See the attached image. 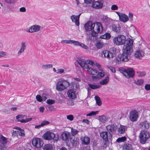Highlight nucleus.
Masks as SVG:
<instances>
[{
	"label": "nucleus",
	"instance_id": "45",
	"mask_svg": "<svg viewBox=\"0 0 150 150\" xmlns=\"http://www.w3.org/2000/svg\"><path fill=\"white\" fill-rule=\"evenodd\" d=\"M78 131L77 130L73 128H71V134L72 136H74L78 133Z\"/></svg>",
	"mask_w": 150,
	"mask_h": 150
},
{
	"label": "nucleus",
	"instance_id": "59",
	"mask_svg": "<svg viewBox=\"0 0 150 150\" xmlns=\"http://www.w3.org/2000/svg\"><path fill=\"white\" fill-rule=\"evenodd\" d=\"M56 72L57 74H62L64 72V69H58Z\"/></svg>",
	"mask_w": 150,
	"mask_h": 150
},
{
	"label": "nucleus",
	"instance_id": "43",
	"mask_svg": "<svg viewBox=\"0 0 150 150\" xmlns=\"http://www.w3.org/2000/svg\"><path fill=\"white\" fill-rule=\"evenodd\" d=\"M103 46V44L102 42H98L96 44V47L98 49L101 48Z\"/></svg>",
	"mask_w": 150,
	"mask_h": 150
},
{
	"label": "nucleus",
	"instance_id": "12",
	"mask_svg": "<svg viewBox=\"0 0 150 150\" xmlns=\"http://www.w3.org/2000/svg\"><path fill=\"white\" fill-rule=\"evenodd\" d=\"M41 26L38 25L32 26L27 31L29 33H33L38 31L40 29Z\"/></svg>",
	"mask_w": 150,
	"mask_h": 150
},
{
	"label": "nucleus",
	"instance_id": "42",
	"mask_svg": "<svg viewBox=\"0 0 150 150\" xmlns=\"http://www.w3.org/2000/svg\"><path fill=\"white\" fill-rule=\"evenodd\" d=\"M144 82V80L143 79H137V81H135L134 83L136 84H142Z\"/></svg>",
	"mask_w": 150,
	"mask_h": 150
},
{
	"label": "nucleus",
	"instance_id": "55",
	"mask_svg": "<svg viewBox=\"0 0 150 150\" xmlns=\"http://www.w3.org/2000/svg\"><path fill=\"white\" fill-rule=\"evenodd\" d=\"M25 117V115H20L17 116L16 117V119L18 120L19 119H21V118H23Z\"/></svg>",
	"mask_w": 150,
	"mask_h": 150
},
{
	"label": "nucleus",
	"instance_id": "48",
	"mask_svg": "<svg viewBox=\"0 0 150 150\" xmlns=\"http://www.w3.org/2000/svg\"><path fill=\"white\" fill-rule=\"evenodd\" d=\"M18 136H25V134L24 133V130L23 129H21V130L18 131Z\"/></svg>",
	"mask_w": 150,
	"mask_h": 150
},
{
	"label": "nucleus",
	"instance_id": "63",
	"mask_svg": "<svg viewBox=\"0 0 150 150\" xmlns=\"http://www.w3.org/2000/svg\"><path fill=\"white\" fill-rule=\"evenodd\" d=\"M19 11L21 12H25L26 11V9L25 7H22L21 8L19 9Z\"/></svg>",
	"mask_w": 150,
	"mask_h": 150
},
{
	"label": "nucleus",
	"instance_id": "20",
	"mask_svg": "<svg viewBox=\"0 0 150 150\" xmlns=\"http://www.w3.org/2000/svg\"><path fill=\"white\" fill-rule=\"evenodd\" d=\"M128 16L124 13L122 14L120 18H119V20L121 22L123 23H125L127 22L129 20Z\"/></svg>",
	"mask_w": 150,
	"mask_h": 150
},
{
	"label": "nucleus",
	"instance_id": "16",
	"mask_svg": "<svg viewBox=\"0 0 150 150\" xmlns=\"http://www.w3.org/2000/svg\"><path fill=\"white\" fill-rule=\"evenodd\" d=\"M92 4V7L96 9L101 8L103 6V3L99 1H94Z\"/></svg>",
	"mask_w": 150,
	"mask_h": 150
},
{
	"label": "nucleus",
	"instance_id": "25",
	"mask_svg": "<svg viewBox=\"0 0 150 150\" xmlns=\"http://www.w3.org/2000/svg\"><path fill=\"white\" fill-rule=\"evenodd\" d=\"M71 19L73 22L75 23V25L76 26H79V21H78L76 16L75 15H72L71 16Z\"/></svg>",
	"mask_w": 150,
	"mask_h": 150
},
{
	"label": "nucleus",
	"instance_id": "13",
	"mask_svg": "<svg viewBox=\"0 0 150 150\" xmlns=\"http://www.w3.org/2000/svg\"><path fill=\"white\" fill-rule=\"evenodd\" d=\"M70 134L68 131H65L62 132L61 134L62 139L65 141H68L70 137Z\"/></svg>",
	"mask_w": 150,
	"mask_h": 150
},
{
	"label": "nucleus",
	"instance_id": "14",
	"mask_svg": "<svg viewBox=\"0 0 150 150\" xmlns=\"http://www.w3.org/2000/svg\"><path fill=\"white\" fill-rule=\"evenodd\" d=\"M109 133L114 132L117 129V126L114 125H109L106 127Z\"/></svg>",
	"mask_w": 150,
	"mask_h": 150
},
{
	"label": "nucleus",
	"instance_id": "32",
	"mask_svg": "<svg viewBox=\"0 0 150 150\" xmlns=\"http://www.w3.org/2000/svg\"><path fill=\"white\" fill-rule=\"evenodd\" d=\"M88 71L90 72L91 74L96 75L97 74L98 71L96 69H93L91 68H89L88 66V68L87 69Z\"/></svg>",
	"mask_w": 150,
	"mask_h": 150
},
{
	"label": "nucleus",
	"instance_id": "41",
	"mask_svg": "<svg viewBox=\"0 0 150 150\" xmlns=\"http://www.w3.org/2000/svg\"><path fill=\"white\" fill-rule=\"evenodd\" d=\"M126 140V138L125 137H122L119 138L116 140V142H124Z\"/></svg>",
	"mask_w": 150,
	"mask_h": 150
},
{
	"label": "nucleus",
	"instance_id": "37",
	"mask_svg": "<svg viewBox=\"0 0 150 150\" xmlns=\"http://www.w3.org/2000/svg\"><path fill=\"white\" fill-rule=\"evenodd\" d=\"M95 99L97 105L98 106H100L102 104V102L100 97L96 96H95Z\"/></svg>",
	"mask_w": 150,
	"mask_h": 150
},
{
	"label": "nucleus",
	"instance_id": "9",
	"mask_svg": "<svg viewBox=\"0 0 150 150\" xmlns=\"http://www.w3.org/2000/svg\"><path fill=\"white\" fill-rule=\"evenodd\" d=\"M138 116V112L136 110H132L131 111L129 115V119L130 120L132 121H136Z\"/></svg>",
	"mask_w": 150,
	"mask_h": 150
},
{
	"label": "nucleus",
	"instance_id": "11",
	"mask_svg": "<svg viewBox=\"0 0 150 150\" xmlns=\"http://www.w3.org/2000/svg\"><path fill=\"white\" fill-rule=\"evenodd\" d=\"M100 136L105 141H106L108 139H110L112 137L111 133H109L108 134V132H102L100 134Z\"/></svg>",
	"mask_w": 150,
	"mask_h": 150
},
{
	"label": "nucleus",
	"instance_id": "2",
	"mask_svg": "<svg viewBox=\"0 0 150 150\" xmlns=\"http://www.w3.org/2000/svg\"><path fill=\"white\" fill-rule=\"evenodd\" d=\"M92 32L91 33H89L87 38L89 40H92V37L96 38L98 33H101L103 30L102 24L99 22H96L93 23Z\"/></svg>",
	"mask_w": 150,
	"mask_h": 150
},
{
	"label": "nucleus",
	"instance_id": "40",
	"mask_svg": "<svg viewBox=\"0 0 150 150\" xmlns=\"http://www.w3.org/2000/svg\"><path fill=\"white\" fill-rule=\"evenodd\" d=\"M44 150H52V148L51 144H47L44 146Z\"/></svg>",
	"mask_w": 150,
	"mask_h": 150
},
{
	"label": "nucleus",
	"instance_id": "56",
	"mask_svg": "<svg viewBox=\"0 0 150 150\" xmlns=\"http://www.w3.org/2000/svg\"><path fill=\"white\" fill-rule=\"evenodd\" d=\"M87 62L88 63L92 66L95 65V64L94 62L91 60H88L87 61Z\"/></svg>",
	"mask_w": 150,
	"mask_h": 150
},
{
	"label": "nucleus",
	"instance_id": "17",
	"mask_svg": "<svg viewBox=\"0 0 150 150\" xmlns=\"http://www.w3.org/2000/svg\"><path fill=\"white\" fill-rule=\"evenodd\" d=\"M144 52L143 50H137L135 52L134 56L137 59H140L144 56Z\"/></svg>",
	"mask_w": 150,
	"mask_h": 150
},
{
	"label": "nucleus",
	"instance_id": "28",
	"mask_svg": "<svg viewBox=\"0 0 150 150\" xmlns=\"http://www.w3.org/2000/svg\"><path fill=\"white\" fill-rule=\"evenodd\" d=\"M139 125L142 127L147 129L149 127V124L147 121L140 123Z\"/></svg>",
	"mask_w": 150,
	"mask_h": 150
},
{
	"label": "nucleus",
	"instance_id": "22",
	"mask_svg": "<svg viewBox=\"0 0 150 150\" xmlns=\"http://www.w3.org/2000/svg\"><path fill=\"white\" fill-rule=\"evenodd\" d=\"M127 130V127L125 126L120 125L118 129V131L120 134H123Z\"/></svg>",
	"mask_w": 150,
	"mask_h": 150
},
{
	"label": "nucleus",
	"instance_id": "61",
	"mask_svg": "<svg viewBox=\"0 0 150 150\" xmlns=\"http://www.w3.org/2000/svg\"><path fill=\"white\" fill-rule=\"evenodd\" d=\"M129 17L130 19V21H132L133 20V14L132 13L129 12Z\"/></svg>",
	"mask_w": 150,
	"mask_h": 150
},
{
	"label": "nucleus",
	"instance_id": "29",
	"mask_svg": "<svg viewBox=\"0 0 150 150\" xmlns=\"http://www.w3.org/2000/svg\"><path fill=\"white\" fill-rule=\"evenodd\" d=\"M70 84V82L68 81L67 80L63 79H61L58 82L57 84Z\"/></svg>",
	"mask_w": 150,
	"mask_h": 150
},
{
	"label": "nucleus",
	"instance_id": "23",
	"mask_svg": "<svg viewBox=\"0 0 150 150\" xmlns=\"http://www.w3.org/2000/svg\"><path fill=\"white\" fill-rule=\"evenodd\" d=\"M123 150H132L133 147L132 145L129 144H125L123 146Z\"/></svg>",
	"mask_w": 150,
	"mask_h": 150
},
{
	"label": "nucleus",
	"instance_id": "62",
	"mask_svg": "<svg viewBox=\"0 0 150 150\" xmlns=\"http://www.w3.org/2000/svg\"><path fill=\"white\" fill-rule=\"evenodd\" d=\"M98 76H99L100 77H103L104 76V73L103 72H98L97 74Z\"/></svg>",
	"mask_w": 150,
	"mask_h": 150
},
{
	"label": "nucleus",
	"instance_id": "6",
	"mask_svg": "<svg viewBox=\"0 0 150 150\" xmlns=\"http://www.w3.org/2000/svg\"><path fill=\"white\" fill-rule=\"evenodd\" d=\"M55 137V134L50 132L48 131L45 133L43 136L44 139L51 140L54 139Z\"/></svg>",
	"mask_w": 150,
	"mask_h": 150
},
{
	"label": "nucleus",
	"instance_id": "4",
	"mask_svg": "<svg viewBox=\"0 0 150 150\" xmlns=\"http://www.w3.org/2000/svg\"><path fill=\"white\" fill-rule=\"evenodd\" d=\"M123 74L127 78H133L134 76V71L132 68H128L124 70Z\"/></svg>",
	"mask_w": 150,
	"mask_h": 150
},
{
	"label": "nucleus",
	"instance_id": "3",
	"mask_svg": "<svg viewBox=\"0 0 150 150\" xmlns=\"http://www.w3.org/2000/svg\"><path fill=\"white\" fill-rule=\"evenodd\" d=\"M140 142L142 144H145L147 140L150 138L149 133L144 130L142 131L139 136Z\"/></svg>",
	"mask_w": 150,
	"mask_h": 150
},
{
	"label": "nucleus",
	"instance_id": "47",
	"mask_svg": "<svg viewBox=\"0 0 150 150\" xmlns=\"http://www.w3.org/2000/svg\"><path fill=\"white\" fill-rule=\"evenodd\" d=\"M50 122L44 120L42 121L41 123V126L42 127H43V126L48 125L49 124Z\"/></svg>",
	"mask_w": 150,
	"mask_h": 150
},
{
	"label": "nucleus",
	"instance_id": "49",
	"mask_svg": "<svg viewBox=\"0 0 150 150\" xmlns=\"http://www.w3.org/2000/svg\"><path fill=\"white\" fill-rule=\"evenodd\" d=\"M98 111H92L91 112L89 113L88 114H87L86 115L87 116H91L93 115H96V114L98 113Z\"/></svg>",
	"mask_w": 150,
	"mask_h": 150
},
{
	"label": "nucleus",
	"instance_id": "51",
	"mask_svg": "<svg viewBox=\"0 0 150 150\" xmlns=\"http://www.w3.org/2000/svg\"><path fill=\"white\" fill-rule=\"evenodd\" d=\"M18 131H14L12 133V136L14 137H18Z\"/></svg>",
	"mask_w": 150,
	"mask_h": 150
},
{
	"label": "nucleus",
	"instance_id": "52",
	"mask_svg": "<svg viewBox=\"0 0 150 150\" xmlns=\"http://www.w3.org/2000/svg\"><path fill=\"white\" fill-rule=\"evenodd\" d=\"M67 119L70 121H72L74 119L73 116L72 115H67Z\"/></svg>",
	"mask_w": 150,
	"mask_h": 150
},
{
	"label": "nucleus",
	"instance_id": "50",
	"mask_svg": "<svg viewBox=\"0 0 150 150\" xmlns=\"http://www.w3.org/2000/svg\"><path fill=\"white\" fill-rule=\"evenodd\" d=\"M36 98L37 100L40 102H41L42 100V98L39 95H37L36 96Z\"/></svg>",
	"mask_w": 150,
	"mask_h": 150
},
{
	"label": "nucleus",
	"instance_id": "18",
	"mask_svg": "<svg viewBox=\"0 0 150 150\" xmlns=\"http://www.w3.org/2000/svg\"><path fill=\"white\" fill-rule=\"evenodd\" d=\"M67 94L70 98L74 99L76 98L75 91L72 89L69 90L67 91Z\"/></svg>",
	"mask_w": 150,
	"mask_h": 150
},
{
	"label": "nucleus",
	"instance_id": "35",
	"mask_svg": "<svg viewBox=\"0 0 150 150\" xmlns=\"http://www.w3.org/2000/svg\"><path fill=\"white\" fill-rule=\"evenodd\" d=\"M109 81V77L108 76L106 77L105 78L100 82V84H105Z\"/></svg>",
	"mask_w": 150,
	"mask_h": 150
},
{
	"label": "nucleus",
	"instance_id": "10",
	"mask_svg": "<svg viewBox=\"0 0 150 150\" xmlns=\"http://www.w3.org/2000/svg\"><path fill=\"white\" fill-rule=\"evenodd\" d=\"M110 29L114 32L119 33L120 32V26L118 24H113L110 26Z\"/></svg>",
	"mask_w": 150,
	"mask_h": 150
},
{
	"label": "nucleus",
	"instance_id": "5",
	"mask_svg": "<svg viewBox=\"0 0 150 150\" xmlns=\"http://www.w3.org/2000/svg\"><path fill=\"white\" fill-rule=\"evenodd\" d=\"M93 23L91 21H88L84 25V27L86 31L87 32H91L90 33H91L92 32ZM87 34L88 35V34L87 33Z\"/></svg>",
	"mask_w": 150,
	"mask_h": 150
},
{
	"label": "nucleus",
	"instance_id": "64",
	"mask_svg": "<svg viewBox=\"0 0 150 150\" xmlns=\"http://www.w3.org/2000/svg\"><path fill=\"white\" fill-rule=\"evenodd\" d=\"M4 145H0V150H6V148L4 146Z\"/></svg>",
	"mask_w": 150,
	"mask_h": 150
},
{
	"label": "nucleus",
	"instance_id": "30",
	"mask_svg": "<svg viewBox=\"0 0 150 150\" xmlns=\"http://www.w3.org/2000/svg\"><path fill=\"white\" fill-rule=\"evenodd\" d=\"M70 142L74 146H76L79 144L78 139L74 137L71 139Z\"/></svg>",
	"mask_w": 150,
	"mask_h": 150
},
{
	"label": "nucleus",
	"instance_id": "36",
	"mask_svg": "<svg viewBox=\"0 0 150 150\" xmlns=\"http://www.w3.org/2000/svg\"><path fill=\"white\" fill-rule=\"evenodd\" d=\"M75 41L72 40H63L61 41V42L63 43H66L67 44L73 43L75 44Z\"/></svg>",
	"mask_w": 150,
	"mask_h": 150
},
{
	"label": "nucleus",
	"instance_id": "7",
	"mask_svg": "<svg viewBox=\"0 0 150 150\" xmlns=\"http://www.w3.org/2000/svg\"><path fill=\"white\" fill-rule=\"evenodd\" d=\"M33 145L37 148L41 147L43 145L42 140L40 138H35L32 140Z\"/></svg>",
	"mask_w": 150,
	"mask_h": 150
},
{
	"label": "nucleus",
	"instance_id": "60",
	"mask_svg": "<svg viewBox=\"0 0 150 150\" xmlns=\"http://www.w3.org/2000/svg\"><path fill=\"white\" fill-rule=\"evenodd\" d=\"M49 110L51 111H54L55 110V108L52 106H49L48 107Z\"/></svg>",
	"mask_w": 150,
	"mask_h": 150
},
{
	"label": "nucleus",
	"instance_id": "26",
	"mask_svg": "<svg viewBox=\"0 0 150 150\" xmlns=\"http://www.w3.org/2000/svg\"><path fill=\"white\" fill-rule=\"evenodd\" d=\"M74 45L76 46H80L85 49H88V47L87 45L79 41H75Z\"/></svg>",
	"mask_w": 150,
	"mask_h": 150
},
{
	"label": "nucleus",
	"instance_id": "46",
	"mask_svg": "<svg viewBox=\"0 0 150 150\" xmlns=\"http://www.w3.org/2000/svg\"><path fill=\"white\" fill-rule=\"evenodd\" d=\"M47 103L49 105L54 104L55 103L54 100L52 99H48L47 101Z\"/></svg>",
	"mask_w": 150,
	"mask_h": 150
},
{
	"label": "nucleus",
	"instance_id": "19",
	"mask_svg": "<svg viewBox=\"0 0 150 150\" xmlns=\"http://www.w3.org/2000/svg\"><path fill=\"white\" fill-rule=\"evenodd\" d=\"M21 47L20 50L18 52V55H21V54L26 49V42L23 41L21 43Z\"/></svg>",
	"mask_w": 150,
	"mask_h": 150
},
{
	"label": "nucleus",
	"instance_id": "21",
	"mask_svg": "<svg viewBox=\"0 0 150 150\" xmlns=\"http://www.w3.org/2000/svg\"><path fill=\"white\" fill-rule=\"evenodd\" d=\"M81 139L82 141V144L85 145L88 144L90 142V138L87 137H81Z\"/></svg>",
	"mask_w": 150,
	"mask_h": 150
},
{
	"label": "nucleus",
	"instance_id": "57",
	"mask_svg": "<svg viewBox=\"0 0 150 150\" xmlns=\"http://www.w3.org/2000/svg\"><path fill=\"white\" fill-rule=\"evenodd\" d=\"M96 66L98 67V69H99V70L101 71H103V69L100 68V65L98 63H96L95 65Z\"/></svg>",
	"mask_w": 150,
	"mask_h": 150
},
{
	"label": "nucleus",
	"instance_id": "44",
	"mask_svg": "<svg viewBox=\"0 0 150 150\" xmlns=\"http://www.w3.org/2000/svg\"><path fill=\"white\" fill-rule=\"evenodd\" d=\"M90 88L93 89H96L101 87L100 85H89Z\"/></svg>",
	"mask_w": 150,
	"mask_h": 150
},
{
	"label": "nucleus",
	"instance_id": "54",
	"mask_svg": "<svg viewBox=\"0 0 150 150\" xmlns=\"http://www.w3.org/2000/svg\"><path fill=\"white\" fill-rule=\"evenodd\" d=\"M118 6L116 5H113L111 7V9L112 10H117Z\"/></svg>",
	"mask_w": 150,
	"mask_h": 150
},
{
	"label": "nucleus",
	"instance_id": "34",
	"mask_svg": "<svg viewBox=\"0 0 150 150\" xmlns=\"http://www.w3.org/2000/svg\"><path fill=\"white\" fill-rule=\"evenodd\" d=\"M136 73L137 75L139 77H141L145 76L146 73L145 71H137Z\"/></svg>",
	"mask_w": 150,
	"mask_h": 150
},
{
	"label": "nucleus",
	"instance_id": "53",
	"mask_svg": "<svg viewBox=\"0 0 150 150\" xmlns=\"http://www.w3.org/2000/svg\"><path fill=\"white\" fill-rule=\"evenodd\" d=\"M95 0H84V2L87 4L92 3Z\"/></svg>",
	"mask_w": 150,
	"mask_h": 150
},
{
	"label": "nucleus",
	"instance_id": "38",
	"mask_svg": "<svg viewBox=\"0 0 150 150\" xmlns=\"http://www.w3.org/2000/svg\"><path fill=\"white\" fill-rule=\"evenodd\" d=\"M98 118L100 121L102 123H104L107 120L106 117L103 115L99 116Z\"/></svg>",
	"mask_w": 150,
	"mask_h": 150
},
{
	"label": "nucleus",
	"instance_id": "24",
	"mask_svg": "<svg viewBox=\"0 0 150 150\" xmlns=\"http://www.w3.org/2000/svg\"><path fill=\"white\" fill-rule=\"evenodd\" d=\"M68 87V85H57L56 89L59 91H62Z\"/></svg>",
	"mask_w": 150,
	"mask_h": 150
},
{
	"label": "nucleus",
	"instance_id": "8",
	"mask_svg": "<svg viewBox=\"0 0 150 150\" xmlns=\"http://www.w3.org/2000/svg\"><path fill=\"white\" fill-rule=\"evenodd\" d=\"M77 63L83 69H87L88 68V65L87 64V62L83 59L78 58L76 60Z\"/></svg>",
	"mask_w": 150,
	"mask_h": 150
},
{
	"label": "nucleus",
	"instance_id": "58",
	"mask_svg": "<svg viewBox=\"0 0 150 150\" xmlns=\"http://www.w3.org/2000/svg\"><path fill=\"white\" fill-rule=\"evenodd\" d=\"M79 85H72V86L71 87L72 89L74 91V90H76L79 88Z\"/></svg>",
	"mask_w": 150,
	"mask_h": 150
},
{
	"label": "nucleus",
	"instance_id": "39",
	"mask_svg": "<svg viewBox=\"0 0 150 150\" xmlns=\"http://www.w3.org/2000/svg\"><path fill=\"white\" fill-rule=\"evenodd\" d=\"M52 64H45L42 66V68L43 69H47L52 67Z\"/></svg>",
	"mask_w": 150,
	"mask_h": 150
},
{
	"label": "nucleus",
	"instance_id": "27",
	"mask_svg": "<svg viewBox=\"0 0 150 150\" xmlns=\"http://www.w3.org/2000/svg\"><path fill=\"white\" fill-rule=\"evenodd\" d=\"M7 142V139L6 138L2 135H0V143L3 145H4Z\"/></svg>",
	"mask_w": 150,
	"mask_h": 150
},
{
	"label": "nucleus",
	"instance_id": "1",
	"mask_svg": "<svg viewBox=\"0 0 150 150\" xmlns=\"http://www.w3.org/2000/svg\"><path fill=\"white\" fill-rule=\"evenodd\" d=\"M114 43L119 45L125 44L123 47V52L122 55L118 56L117 60L118 62H126L130 58L129 55L133 51V42L130 39L127 40L123 35H119L113 39Z\"/></svg>",
	"mask_w": 150,
	"mask_h": 150
},
{
	"label": "nucleus",
	"instance_id": "31",
	"mask_svg": "<svg viewBox=\"0 0 150 150\" xmlns=\"http://www.w3.org/2000/svg\"><path fill=\"white\" fill-rule=\"evenodd\" d=\"M103 22L107 25L110 24V22L112 21V19L106 16L103 17Z\"/></svg>",
	"mask_w": 150,
	"mask_h": 150
},
{
	"label": "nucleus",
	"instance_id": "15",
	"mask_svg": "<svg viewBox=\"0 0 150 150\" xmlns=\"http://www.w3.org/2000/svg\"><path fill=\"white\" fill-rule=\"evenodd\" d=\"M102 55L105 57H107L108 59L112 58L114 57V54L108 50H104L103 52Z\"/></svg>",
	"mask_w": 150,
	"mask_h": 150
},
{
	"label": "nucleus",
	"instance_id": "33",
	"mask_svg": "<svg viewBox=\"0 0 150 150\" xmlns=\"http://www.w3.org/2000/svg\"><path fill=\"white\" fill-rule=\"evenodd\" d=\"M111 37L110 35L108 33H106L103 35L100 36V38L103 39H108L110 38Z\"/></svg>",
	"mask_w": 150,
	"mask_h": 150
}]
</instances>
